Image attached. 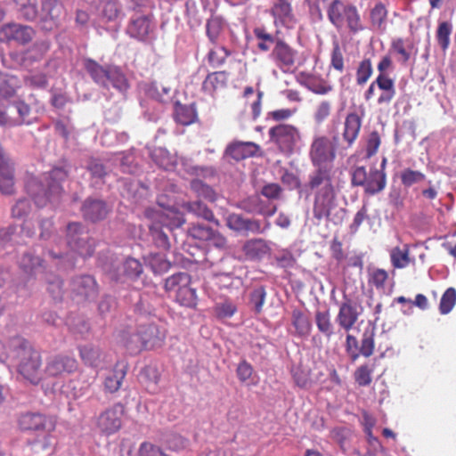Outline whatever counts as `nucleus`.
I'll list each match as a JSON object with an SVG mask.
<instances>
[{"label": "nucleus", "instance_id": "51", "mask_svg": "<svg viewBox=\"0 0 456 456\" xmlns=\"http://www.w3.org/2000/svg\"><path fill=\"white\" fill-rule=\"evenodd\" d=\"M456 304V290L454 288H448L442 295L439 312L442 314H449Z\"/></svg>", "mask_w": 456, "mask_h": 456}, {"label": "nucleus", "instance_id": "12", "mask_svg": "<svg viewBox=\"0 0 456 456\" xmlns=\"http://www.w3.org/2000/svg\"><path fill=\"white\" fill-rule=\"evenodd\" d=\"M18 426L23 431L52 433L56 428V419L39 412H25L19 416Z\"/></svg>", "mask_w": 456, "mask_h": 456}, {"label": "nucleus", "instance_id": "26", "mask_svg": "<svg viewBox=\"0 0 456 456\" xmlns=\"http://www.w3.org/2000/svg\"><path fill=\"white\" fill-rule=\"evenodd\" d=\"M291 324L295 329V335L300 338H306L312 330V322L308 315L298 308L291 312Z\"/></svg>", "mask_w": 456, "mask_h": 456}, {"label": "nucleus", "instance_id": "54", "mask_svg": "<svg viewBox=\"0 0 456 456\" xmlns=\"http://www.w3.org/2000/svg\"><path fill=\"white\" fill-rule=\"evenodd\" d=\"M159 224L155 223L150 227L151 232L153 236V240L157 247L164 250H168L170 248L168 236L161 230L162 226H159Z\"/></svg>", "mask_w": 456, "mask_h": 456}, {"label": "nucleus", "instance_id": "24", "mask_svg": "<svg viewBox=\"0 0 456 456\" xmlns=\"http://www.w3.org/2000/svg\"><path fill=\"white\" fill-rule=\"evenodd\" d=\"M73 289L86 298H94L98 294L96 281L93 276L82 275L72 281Z\"/></svg>", "mask_w": 456, "mask_h": 456}, {"label": "nucleus", "instance_id": "25", "mask_svg": "<svg viewBox=\"0 0 456 456\" xmlns=\"http://www.w3.org/2000/svg\"><path fill=\"white\" fill-rule=\"evenodd\" d=\"M362 126V118L356 112L348 113L344 123L343 138L351 146L357 139Z\"/></svg>", "mask_w": 456, "mask_h": 456}, {"label": "nucleus", "instance_id": "13", "mask_svg": "<svg viewBox=\"0 0 456 456\" xmlns=\"http://www.w3.org/2000/svg\"><path fill=\"white\" fill-rule=\"evenodd\" d=\"M270 57L275 66L282 72H289L295 68L298 53L282 39L281 41H277L276 45L273 46L270 53Z\"/></svg>", "mask_w": 456, "mask_h": 456}, {"label": "nucleus", "instance_id": "62", "mask_svg": "<svg viewBox=\"0 0 456 456\" xmlns=\"http://www.w3.org/2000/svg\"><path fill=\"white\" fill-rule=\"evenodd\" d=\"M381 144V138L377 131L370 133L366 143V158H371L377 152Z\"/></svg>", "mask_w": 456, "mask_h": 456}, {"label": "nucleus", "instance_id": "56", "mask_svg": "<svg viewBox=\"0 0 456 456\" xmlns=\"http://www.w3.org/2000/svg\"><path fill=\"white\" fill-rule=\"evenodd\" d=\"M332 104L330 101L323 100L319 102L314 113V120L316 124H322L330 115Z\"/></svg>", "mask_w": 456, "mask_h": 456}, {"label": "nucleus", "instance_id": "44", "mask_svg": "<svg viewBox=\"0 0 456 456\" xmlns=\"http://www.w3.org/2000/svg\"><path fill=\"white\" fill-rule=\"evenodd\" d=\"M231 52L224 46H218L211 49L208 53V61L213 68L224 65Z\"/></svg>", "mask_w": 456, "mask_h": 456}, {"label": "nucleus", "instance_id": "58", "mask_svg": "<svg viewBox=\"0 0 456 456\" xmlns=\"http://www.w3.org/2000/svg\"><path fill=\"white\" fill-rule=\"evenodd\" d=\"M373 370L370 368L367 364L361 365L354 371V380L361 387L369 386L371 381V374Z\"/></svg>", "mask_w": 456, "mask_h": 456}, {"label": "nucleus", "instance_id": "29", "mask_svg": "<svg viewBox=\"0 0 456 456\" xmlns=\"http://www.w3.org/2000/svg\"><path fill=\"white\" fill-rule=\"evenodd\" d=\"M121 273L115 277L116 281H134L138 279L143 267L141 262L134 257H127L120 267Z\"/></svg>", "mask_w": 456, "mask_h": 456}, {"label": "nucleus", "instance_id": "47", "mask_svg": "<svg viewBox=\"0 0 456 456\" xmlns=\"http://www.w3.org/2000/svg\"><path fill=\"white\" fill-rule=\"evenodd\" d=\"M79 354L82 361L87 365L97 366L100 362L101 351L97 347L89 345L81 346Z\"/></svg>", "mask_w": 456, "mask_h": 456}, {"label": "nucleus", "instance_id": "18", "mask_svg": "<svg viewBox=\"0 0 456 456\" xmlns=\"http://www.w3.org/2000/svg\"><path fill=\"white\" fill-rule=\"evenodd\" d=\"M271 14L275 26L291 28L296 23L293 9L289 0H273Z\"/></svg>", "mask_w": 456, "mask_h": 456}, {"label": "nucleus", "instance_id": "34", "mask_svg": "<svg viewBox=\"0 0 456 456\" xmlns=\"http://www.w3.org/2000/svg\"><path fill=\"white\" fill-rule=\"evenodd\" d=\"M20 14L27 20H36L38 17L40 0H13Z\"/></svg>", "mask_w": 456, "mask_h": 456}, {"label": "nucleus", "instance_id": "21", "mask_svg": "<svg viewBox=\"0 0 456 456\" xmlns=\"http://www.w3.org/2000/svg\"><path fill=\"white\" fill-rule=\"evenodd\" d=\"M240 207L250 214H257L265 217L273 216L277 211V206L263 200L259 196H252L242 200Z\"/></svg>", "mask_w": 456, "mask_h": 456}, {"label": "nucleus", "instance_id": "39", "mask_svg": "<svg viewBox=\"0 0 456 456\" xmlns=\"http://www.w3.org/2000/svg\"><path fill=\"white\" fill-rule=\"evenodd\" d=\"M20 115V119H13L8 118L6 113L0 110V125L1 126H15L22 124L25 121L27 116L30 112V108L28 104L23 102H16L13 106Z\"/></svg>", "mask_w": 456, "mask_h": 456}, {"label": "nucleus", "instance_id": "27", "mask_svg": "<svg viewBox=\"0 0 456 456\" xmlns=\"http://www.w3.org/2000/svg\"><path fill=\"white\" fill-rule=\"evenodd\" d=\"M111 66H102L92 59L85 61V69L91 78L102 87H108V74Z\"/></svg>", "mask_w": 456, "mask_h": 456}, {"label": "nucleus", "instance_id": "9", "mask_svg": "<svg viewBox=\"0 0 456 456\" xmlns=\"http://www.w3.org/2000/svg\"><path fill=\"white\" fill-rule=\"evenodd\" d=\"M309 159L315 168L333 167L336 159V148L325 135L315 136L310 145Z\"/></svg>", "mask_w": 456, "mask_h": 456}, {"label": "nucleus", "instance_id": "7", "mask_svg": "<svg viewBox=\"0 0 456 456\" xmlns=\"http://www.w3.org/2000/svg\"><path fill=\"white\" fill-rule=\"evenodd\" d=\"M351 183L353 186L363 187L366 194L375 195L386 188L387 175L375 167L368 172L363 166L356 167L351 174Z\"/></svg>", "mask_w": 456, "mask_h": 456}, {"label": "nucleus", "instance_id": "3", "mask_svg": "<svg viewBox=\"0 0 456 456\" xmlns=\"http://www.w3.org/2000/svg\"><path fill=\"white\" fill-rule=\"evenodd\" d=\"M67 176L68 173L63 168L55 167L45 176L46 190L37 181L31 179L27 183V191L37 206L44 207L53 196L61 195L62 191L61 182L64 181Z\"/></svg>", "mask_w": 456, "mask_h": 456}, {"label": "nucleus", "instance_id": "50", "mask_svg": "<svg viewBox=\"0 0 456 456\" xmlns=\"http://www.w3.org/2000/svg\"><path fill=\"white\" fill-rule=\"evenodd\" d=\"M373 72L370 59H363L358 65L356 69V83L358 86H363L370 79Z\"/></svg>", "mask_w": 456, "mask_h": 456}, {"label": "nucleus", "instance_id": "42", "mask_svg": "<svg viewBox=\"0 0 456 456\" xmlns=\"http://www.w3.org/2000/svg\"><path fill=\"white\" fill-rule=\"evenodd\" d=\"M266 244L261 239L247 241L243 246L245 255L251 259L260 258L266 252Z\"/></svg>", "mask_w": 456, "mask_h": 456}, {"label": "nucleus", "instance_id": "2", "mask_svg": "<svg viewBox=\"0 0 456 456\" xmlns=\"http://www.w3.org/2000/svg\"><path fill=\"white\" fill-rule=\"evenodd\" d=\"M328 18L337 28L346 27L353 34L364 29L357 7L352 4H345L341 0L331 2L328 8Z\"/></svg>", "mask_w": 456, "mask_h": 456}, {"label": "nucleus", "instance_id": "57", "mask_svg": "<svg viewBox=\"0 0 456 456\" xmlns=\"http://www.w3.org/2000/svg\"><path fill=\"white\" fill-rule=\"evenodd\" d=\"M147 260L151 269L155 273L167 272L170 266L169 262L159 254H151Z\"/></svg>", "mask_w": 456, "mask_h": 456}, {"label": "nucleus", "instance_id": "10", "mask_svg": "<svg viewBox=\"0 0 456 456\" xmlns=\"http://www.w3.org/2000/svg\"><path fill=\"white\" fill-rule=\"evenodd\" d=\"M125 407L118 403L102 411L95 420V427L104 436H111L117 433L122 426V417Z\"/></svg>", "mask_w": 456, "mask_h": 456}, {"label": "nucleus", "instance_id": "31", "mask_svg": "<svg viewBox=\"0 0 456 456\" xmlns=\"http://www.w3.org/2000/svg\"><path fill=\"white\" fill-rule=\"evenodd\" d=\"M314 323L318 331L330 340L335 335V326L330 310H317L314 314Z\"/></svg>", "mask_w": 456, "mask_h": 456}, {"label": "nucleus", "instance_id": "17", "mask_svg": "<svg viewBox=\"0 0 456 456\" xmlns=\"http://www.w3.org/2000/svg\"><path fill=\"white\" fill-rule=\"evenodd\" d=\"M360 315L361 312L358 311L356 303L350 298H345L339 305L336 322L341 330L349 332L358 322Z\"/></svg>", "mask_w": 456, "mask_h": 456}, {"label": "nucleus", "instance_id": "53", "mask_svg": "<svg viewBox=\"0 0 456 456\" xmlns=\"http://www.w3.org/2000/svg\"><path fill=\"white\" fill-rule=\"evenodd\" d=\"M452 24L448 21L440 22L436 30V39L441 48L445 51L450 45V35L452 33Z\"/></svg>", "mask_w": 456, "mask_h": 456}, {"label": "nucleus", "instance_id": "33", "mask_svg": "<svg viewBox=\"0 0 456 456\" xmlns=\"http://www.w3.org/2000/svg\"><path fill=\"white\" fill-rule=\"evenodd\" d=\"M183 207L188 212L195 215L196 216L214 223L216 226L220 225V223L215 217L213 211L203 202L200 200L190 201L185 203Z\"/></svg>", "mask_w": 456, "mask_h": 456}, {"label": "nucleus", "instance_id": "64", "mask_svg": "<svg viewBox=\"0 0 456 456\" xmlns=\"http://www.w3.org/2000/svg\"><path fill=\"white\" fill-rule=\"evenodd\" d=\"M138 453L139 456H167L159 446L150 442L141 444Z\"/></svg>", "mask_w": 456, "mask_h": 456}, {"label": "nucleus", "instance_id": "37", "mask_svg": "<svg viewBox=\"0 0 456 456\" xmlns=\"http://www.w3.org/2000/svg\"><path fill=\"white\" fill-rule=\"evenodd\" d=\"M387 10L381 2L377 3L370 12V20L372 28L383 31L386 28Z\"/></svg>", "mask_w": 456, "mask_h": 456}, {"label": "nucleus", "instance_id": "48", "mask_svg": "<svg viewBox=\"0 0 456 456\" xmlns=\"http://www.w3.org/2000/svg\"><path fill=\"white\" fill-rule=\"evenodd\" d=\"M18 79L16 77L2 75L0 76V96L9 98L14 95Z\"/></svg>", "mask_w": 456, "mask_h": 456}, {"label": "nucleus", "instance_id": "36", "mask_svg": "<svg viewBox=\"0 0 456 456\" xmlns=\"http://www.w3.org/2000/svg\"><path fill=\"white\" fill-rule=\"evenodd\" d=\"M253 33L257 42V49L261 52H268L271 45H276L277 41H281V38L276 37L269 33L264 27H256L253 29Z\"/></svg>", "mask_w": 456, "mask_h": 456}, {"label": "nucleus", "instance_id": "1", "mask_svg": "<svg viewBox=\"0 0 456 456\" xmlns=\"http://www.w3.org/2000/svg\"><path fill=\"white\" fill-rule=\"evenodd\" d=\"M306 187L314 193L313 214L315 219H330L336 206L333 167H319L308 176Z\"/></svg>", "mask_w": 456, "mask_h": 456}, {"label": "nucleus", "instance_id": "61", "mask_svg": "<svg viewBox=\"0 0 456 456\" xmlns=\"http://www.w3.org/2000/svg\"><path fill=\"white\" fill-rule=\"evenodd\" d=\"M292 376L297 386L306 388L311 385L310 371L298 366L292 370Z\"/></svg>", "mask_w": 456, "mask_h": 456}, {"label": "nucleus", "instance_id": "46", "mask_svg": "<svg viewBox=\"0 0 456 456\" xmlns=\"http://www.w3.org/2000/svg\"><path fill=\"white\" fill-rule=\"evenodd\" d=\"M266 290L264 286H258L253 289L249 294V305L254 312L258 314L262 312L265 302Z\"/></svg>", "mask_w": 456, "mask_h": 456}, {"label": "nucleus", "instance_id": "38", "mask_svg": "<svg viewBox=\"0 0 456 456\" xmlns=\"http://www.w3.org/2000/svg\"><path fill=\"white\" fill-rule=\"evenodd\" d=\"M126 375V371L123 369L115 367L104 379V390L108 393L117 392Z\"/></svg>", "mask_w": 456, "mask_h": 456}, {"label": "nucleus", "instance_id": "40", "mask_svg": "<svg viewBox=\"0 0 456 456\" xmlns=\"http://www.w3.org/2000/svg\"><path fill=\"white\" fill-rule=\"evenodd\" d=\"M99 8L101 17L106 21L116 20L121 13L120 4L115 0H102Z\"/></svg>", "mask_w": 456, "mask_h": 456}, {"label": "nucleus", "instance_id": "52", "mask_svg": "<svg viewBox=\"0 0 456 456\" xmlns=\"http://www.w3.org/2000/svg\"><path fill=\"white\" fill-rule=\"evenodd\" d=\"M188 234L195 240L208 241L213 234V229L204 224H193L188 229Z\"/></svg>", "mask_w": 456, "mask_h": 456}, {"label": "nucleus", "instance_id": "43", "mask_svg": "<svg viewBox=\"0 0 456 456\" xmlns=\"http://www.w3.org/2000/svg\"><path fill=\"white\" fill-rule=\"evenodd\" d=\"M224 29V20L219 16H212L206 24L207 37L212 44H216Z\"/></svg>", "mask_w": 456, "mask_h": 456}, {"label": "nucleus", "instance_id": "14", "mask_svg": "<svg viewBox=\"0 0 456 456\" xmlns=\"http://www.w3.org/2000/svg\"><path fill=\"white\" fill-rule=\"evenodd\" d=\"M135 337L139 338L142 349L151 350L164 344L167 330L155 323L142 324L138 327Z\"/></svg>", "mask_w": 456, "mask_h": 456}, {"label": "nucleus", "instance_id": "19", "mask_svg": "<svg viewBox=\"0 0 456 456\" xmlns=\"http://www.w3.org/2000/svg\"><path fill=\"white\" fill-rule=\"evenodd\" d=\"M152 31L151 19L149 15L134 13L126 27V33L139 41L147 40Z\"/></svg>", "mask_w": 456, "mask_h": 456}, {"label": "nucleus", "instance_id": "15", "mask_svg": "<svg viewBox=\"0 0 456 456\" xmlns=\"http://www.w3.org/2000/svg\"><path fill=\"white\" fill-rule=\"evenodd\" d=\"M77 367L78 364L75 358L58 354L48 358L45 372L51 377H64L74 373Z\"/></svg>", "mask_w": 456, "mask_h": 456}, {"label": "nucleus", "instance_id": "6", "mask_svg": "<svg viewBox=\"0 0 456 456\" xmlns=\"http://www.w3.org/2000/svg\"><path fill=\"white\" fill-rule=\"evenodd\" d=\"M15 343L20 346L17 356L20 359L19 372L27 379L36 383L39 379L41 355L34 350L28 341L17 338Z\"/></svg>", "mask_w": 456, "mask_h": 456}, {"label": "nucleus", "instance_id": "22", "mask_svg": "<svg viewBox=\"0 0 456 456\" xmlns=\"http://www.w3.org/2000/svg\"><path fill=\"white\" fill-rule=\"evenodd\" d=\"M81 211L85 219L97 222L104 219L110 209L103 200L88 198L84 201Z\"/></svg>", "mask_w": 456, "mask_h": 456}, {"label": "nucleus", "instance_id": "32", "mask_svg": "<svg viewBox=\"0 0 456 456\" xmlns=\"http://www.w3.org/2000/svg\"><path fill=\"white\" fill-rule=\"evenodd\" d=\"M184 223V215L178 210L167 209L158 214V224L170 230L179 228Z\"/></svg>", "mask_w": 456, "mask_h": 456}, {"label": "nucleus", "instance_id": "55", "mask_svg": "<svg viewBox=\"0 0 456 456\" xmlns=\"http://www.w3.org/2000/svg\"><path fill=\"white\" fill-rule=\"evenodd\" d=\"M401 182L406 187H411L415 183L425 180L426 175L420 171L406 168L401 173Z\"/></svg>", "mask_w": 456, "mask_h": 456}, {"label": "nucleus", "instance_id": "8", "mask_svg": "<svg viewBox=\"0 0 456 456\" xmlns=\"http://www.w3.org/2000/svg\"><path fill=\"white\" fill-rule=\"evenodd\" d=\"M67 242L73 251L83 257H88L94 254L95 242L80 223L68 224Z\"/></svg>", "mask_w": 456, "mask_h": 456}, {"label": "nucleus", "instance_id": "49", "mask_svg": "<svg viewBox=\"0 0 456 456\" xmlns=\"http://www.w3.org/2000/svg\"><path fill=\"white\" fill-rule=\"evenodd\" d=\"M108 82L119 91H126L128 83L124 73L117 67L111 66L108 74Z\"/></svg>", "mask_w": 456, "mask_h": 456}, {"label": "nucleus", "instance_id": "20", "mask_svg": "<svg viewBox=\"0 0 456 456\" xmlns=\"http://www.w3.org/2000/svg\"><path fill=\"white\" fill-rule=\"evenodd\" d=\"M260 151L261 147L253 142L234 141L227 146L225 154L234 160L240 161L257 156Z\"/></svg>", "mask_w": 456, "mask_h": 456}, {"label": "nucleus", "instance_id": "4", "mask_svg": "<svg viewBox=\"0 0 456 456\" xmlns=\"http://www.w3.org/2000/svg\"><path fill=\"white\" fill-rule=\"evenodd\" d=\"M270 141L278 151L286 156H290L299 151L303 145L302 134L298 127L290 124H280L268 131Z\"/></svg>", "mask_w": 456, "mask_h": 456}, {"label": "nucleus", "instance_id": "28", "mask_svg": "<svg viewBox=\"0 0 456 456\" xmlns=\"http://www.w3.org/2000/svg\"><path fill=\"white\" fill-rule=\"evenodd\" d=\"M174 119L182 126H190L198 120L197 109L194 104L176 102L174 110Z\"/></svg>", "mask_w": 456, "mask_h": 456}, {"label": "nucleus", "instance_id": "5", "mask_svg": "<svg viewBox=\"0 0 456 456\" xmlns=\"http://www.w3.org/2000/svg\"><path fill=\"white\" fill-rule=\"evenodd\" d=\"M165 290L172 294L175 300L182 306L194 308L198 297L196 289L191 287V277L187 273H175L165 281Z\"/></svg>", "mask_w": 456, "mask_h": 456}, {"label": "nucleus", "instance_id": "41", "mask_svg": "<svg viewBox=\"0 0 456 456\" xmlns=\"http://www.w3.org/2000/svg\"><path fill=\"white\" fill-rule=\"evenodd\" d=\"M190 186L199 198H202L210 202H215L217 200V194L215 190L200 179L191 180Z\"/></svg>", "mask_w": 456, "mask_h": 456}, {"label": "nucleus", "instance_id": "23", "mask_svg": "<svg viewBox=\"0 0 456 456\" xmlns=\"http://www.w3.org/2000/svg\"><path fill=\"white\" fill-rule=\"evenodd\" d=\"M228 77L229 73L224 70L209 73L202 83L203 92L209 95H214L218 90L226 87Z\"/></svg>", "mask_w": 456, "mask_h": 456}, {"label": "nucleus", "instance_id": "35", "mask_svg": "<svg viewBox=\"0 0 456 456\" xmlns=\"http://www.w3.org/2000/svg\"><path fill=\"white\" fill-rule=\"evenodd\" d=\"M390 261L395 269H403L407 267L411 262L409 245L404 244L403 248H393L390 250Z\"/></svg>", "mask_w": 456, "mask_h": 456}, {"label": "nucleus", "instance_id": "60", "mask_svg": "<svg viewBox=\"0 0 456 456\" xmlns=\"http://www.w3.org/2000/svg\"><path fill=\"white\" fill-rule=\"evenodd\" d=\"M387 280V272L384 269L377 268L370 273L369 283L373 285L377 289H383Z\"/></svg>", "mask_w": 456, "mask_h": 456}, {"label": "nucleus", "instance_id": "30", "mask_svg": "<svg viewBox=\"0 0 456 456\" xmlns=\"http://www.w3.org/2000/svg\"><path fill=\"white\" fill-rule=\"evenodd\" d=\"M378 88L381 90L380 95L377 99L379 105H388L395 95V82L390 77L378 76L375 79Z\"/></svg>", "mask_w": 456, "mask_h": 456}, {"label": "nucleus", "instance_id": "59", "mask_svg": "<svg viewBox=\"0 0 456 456\" xmlns=\"http://www.w3.org/2000/svg\"><path fill=\"white\" fill-rule=\"evenodd\" d=\"M152 160L161 168L167 170L173 164L168 152L161 148L156 149L151 153Z\"/></svg>", "mask_w": 456, "mask_h": 456}, {"label": "nucleus", "instance_id": "11", "mask_svg": "<svg viewBox=\"0 0 456 456\" xmlns=\"http://www.w3.org/2000/svg\"><path fill=\"white\" fill-rule=\"evenodd\" d=\"M35 35L32 27L20 23L9 22L0 28V41L3 43L26 45L33 40Z\"/></svg>", "mask_w": 456, "mask_h": 456}, {"label": "nucleus", "instance_id": "63", "mask_svg": "<svg viewBox=\"0 0 456 456\" xmlns=\"http://www.w3.org/2000/svg\"><path fill=\"white\" fill-rule=\"evenodd\" d=\"M87 170L92 177L102 179L107 175L105 166L97 159H91L87 164Z\"/></svg>", "mask_w": 456, "mask_h": 456}, {"label": "nucleus", "instance_id": "16", "mask_svg": "<svg viewBox=\"0 0 456 456\" xmlns=\"http://www.w3.org/2000/svg\"><path fill=\"white\" fill-rule=\"evenodd\" d=\"M37 19L44 28L51 30L56 27L62 12V4L59 0H40Z\"/></svg>", "mask_w": 456, "mask_h": 456}, {"label": "nucleus", "instance_id": "45", "mask_svg": "<svg viewBox=\"0 0 456 456\" xmlns=\"http://www.w3.org/2000/svg\"><path fill=\"white\" fill-rule=\"evenodd\" d=\"M374 335V329L364 330L359 347L360 355L370 357L373 354L375 349Z\"/></svg>", "mask_w": 456, "mask_h": 456}]
</instances>
